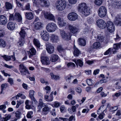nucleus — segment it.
Wrapping results in <instances>:
<instances>
[{
  "label": "nucleus",
  "instance_id": "obj_34",
  "mask_svg": "<svg viewBox=\"0 0 121 121\" xmlns=\"http://www.w3.org/2000/svg\"><path fill=\"white\" fill-rule=\"evenodd\" d=\"M78 43L79 45L81 46H84L86 44L85 40L81 38L78 39Z\"/></svg>",
  "mask_w": 121,
  "mask_h": 121
},
{
  "label": "nucleus",
  "instance_id": "obj_50",
  "mask_svg": "<svg viewBox=\"0 0 121 121\" xmlns=\"http://www.w3.org/2000/svg\"><path fill=\"white\" fill-rule=\"evenodd\" d=\"M97 40L100 42H102L104 40V37L101 35H99L97 36Z\"/></svg>",
  "mask_w": 121,
  "mask_h": 121
},
{
  "label": "nucleus",
  "instance_id": "obj_10",
  "mask_svg": "<svg viewBox=\"0 0 121 121\" xmlns=\"http://www.w3.org/2000/svg\"><path fill=\"white\" fill-rule=\"evenodd\" d=\"M44 16L46 19L49 20L53 21H55L54 16L50 13L45 12L44 13Z\"/></svg>",
  "mask_w": 121,
  "mask_h": 121
},
{
  "label": "nucleus",
  "instance_id": "obj_12",
  "mask_svg": "<svg viewBox=\"0 0 121 121\" xmlns=\"http://www.w3.org/2000/svg\"><path fill=\"white\" fill-rule=\"evenodd\" d=\"M68 27L70 32L73 34H75L78 32L79 31L78 28L76 26L70 25H69Z\"/></svg>",
  "mask_w": 121,
  "mask_h": 121
},
{
  "label": "nucleus",
  "instance_id": "obj_41",
  "mask_svg": "<svg viewBox=\"0 0 121 121\" xmlns=\"http://www.w3.org/2000/svg\"><path fill=\"white\" fill-rule=\"evenodd\" d=\"M8 86V84L7 83L2 84L1 85V91L0 94L2 93L4 88H5Z\"/></svg>",
  "mask_w": 121,
  "mask_h": 121
},
{
  "label": "nucleus",
  "instance_id": "obj_39",
  "mask_svg": "<svg viewBox=\"0 0 121 121\" xmlns=\"http://www.w3.org/2000/svg\"><path fill=\"white\" fill-rule=\"evenodd\" d=\"M5 8L8 9H11L13 7L12 5L10 3L6 2L5 4Z\"/></svg>",
  "mask_w": 121,
  "mask_h": 121
},
{
  "label": "nucleus",
  "instance_id": "obj_33",
  "mask_svg": "<svg viewBox=\"0 0 121 121\" xmlns=\"http://www.w3.org/2000/svg\"><path fill=\"white\" fill-rule=\"evenodd\" d=\"M51 38L52 41L53 42H57L59 40L58 37L54 35H52Z\"/></svg>",
  "mask_w": 121,
  "mask_h": 121
},
{
  "label": "nucleus",
  "instance_id": "obj_49",
  "mask_svg": "<svg viewBox=\"0 0 121 121\" xmlns=\"http://www.w3.org/2000/svg\"><path fill=\"white\" fill-rule=\"evenodd\" d=\"M118 109V107L117 106H115L110 107V111L111 112H114L117 110Z\"/></svg>",
  "mask_w": 121,
  "mask_h": 121
},
{
  "label": "nucleus",
  "instance_id": "obj_37",
  "mask_svg": "<svg viewBox=\"0 0 121 121\" xmlns=\"http://www.w3.org/2000/svg\"><path fill=\"white\" fill-rule=\"evenodd\" d=\"M6 45V42L4 40L0 39V47L4 48Z\"/></svg>",
  "mask_w": 121,
  "mask_h": 121
},
{
  "label": "nucleus",
  "instance_id": "obj_19",
  "mask_svg": "<svg viewBox=\"0 0 121 121\" xmlns=\"http://www.w3.org/2000/svg\"><path fill=\"white\" fill-rule=\"evenodd\" d=\"M115 22L116 25L121 26V14L117 15L115 17Z\"/></svg>",
  "mask_w": 121,
  "mask_h": 121
},
{
  "label": "nucleus",
  "instance_id": "obj_32",
  "mask_svg": "<svg viewBox=\"0 0 121 121\" xmlns=\"http://www.w3.org/2000/svg\"><path fill=\"white\" fill-rule=\"evenodd\" d=\"M73 49L74 51L73 53L74 56H78L80 53V51L75 46H74Z\"/></svg>",
  "mask_w": 121,
  "mask_h": 121
},
{
  "label": "nucleus",
  "instance_id": "obj_44",
  "mask_svg": "<svg viewBox=\"0 0 121 121\" xmlns=\"http://www.w3.org/2000/svg\"><path fill=\"white\" fill-rule=\"evenodd\" d=\"M50 74L52 79L57 80L60 78V77L59 76L54 75L52 73H50Z\"/></svg>",
  "mask_w": 121,
  "mask_h": 121
},
{
  "label": "nucleus",
  "instance_id": "obj_7",
  "mask_svg": "<svg viewBox=\"0 0 121 121\" xmlns=\"http://www.w3.org/2000/svg\"><path fill=\"white\" fill-rule=\"evenodd\" d=\"M19 70L22 75H29L30 74L26 67L23 65H20Z\"/></svg>",
  "mask_w": 121,
  "mask_h": 121
},
{
  "label": "nucleus",
  "instance_id": "obj_4",
  "mask_svg": "<svg viewBox=\"0 0 121 121\" xmlns=\"http://www.w3.org/2000/svg\"><path fill=\"white\" fill-rule=\"evenodd\" d=\"M46 28L48 31L51 32L54 31L57 29L56 25L53 22H50L48 24Z\"/></svg>",
  "mask_w": 121,
  "mask_h": 121
},
{
  "label": "nucleus",
  "instance_id": "obj_36",
  "mask_svg": "<svg viewBox=\"0 0 121 121\" xmlns=\"http://www.w3.org/2000/svg\"><path fill=\"white\" fill-rule=\"evenodd\" d=\"M68 111L69 112L72 114L74 112H75L76 111V107L74 106H72L71 108H69L68 109Z\"/></svg>",
  "mask_w": 121,
  "mask_h": 121
},
{
  "label": "nucleus",
  "instance_id": "obj_25",
  "mask_svg": "<svg viewBox=\"0 0 121 121\" xmlns=\"http://www.w3.org/2000/svg\"><path fill=\"white\" fill-rule=\"evenodd\" d=\"M35 92V91L33 90H30L29 91V95L30 97L31 98V100L33 101L35 104H36L37 102L34 97V93Z\"/></svg>",
  "mask_w": 121,
  "mask_h": 121
},
{
  "label": "nucleus",
  "instance_id": "obj_18",
  "mask_svg": "<svg viewBox=\"0 0 121 121\" xmlns=\"http://www.w3.org/2000/svg\"><path fill=\"white\" fill-rule=\"evenodd\" d=\"M90 9L89 7H87L80 12L82 15L87 16L89 15L90 13Z\"/></svg>",
  "mask_w": 121,
  "mask_h": 121
},
{
  "label": "nucleus",
  "instance_id": "obj_26",
  "mask_svg": "<svg viewBox=\"0 0 121 121\" xmlns=\"http://www.w3.org/2000/svg\"><path fill=\"white\" fill-rule=\"evenodd\" d=\"M25 17L27 19L31 20L34 17V15L32 12H26L25 13Z\"/></svg>",
  "mask_w": 121,
  "mask_h": 121
},
{
  "label": "nucleus",
  "instance_id": "obj_14",
  "mask_svg": "<svg viewBox=\"0 0 121 121\" xmlns=\"http://www.w3.org/2000/svg\"><path fill=\"white\" fill-rule=\"evenodd\" d=\"M46 49L48 52L50 54L53 53L54 51V47L50 43L46 44Z\"/></svg>",
  "mask_w": 121,
  "mask_h": 121
},
{
  "label": "nucleus",
  "instance_id": "obj_2",
  "mask_svg": "<svg viewBox=\"0 0 121 121\" xmlns=\"http://www.w3.org/2000/svg\"><path fill=\"white\" fill-rule=\"evenodd\" d=\"M106 28L107 30L110 32H113L115 30V26L112 21H108L106 22Z\"/></svg>",
  "mask_w": 121,
  "mask_h": 121
},
{
  "label": "nucleus",
  "instance_id": "obj_58",
  "mask_svg": "<svg viewBox=\"0 0 121 121\" xmlns=\"http://www.w3.org/2000/svg\"><path fill=\"white\" fill-rule=\"evenodd\" d=\"M44 98L45 100L48 102H51L52 101V97L51 99L50 100H48L49 99V96H48L47 95H45L44 96Z\"/></svg>",
  "mask_w": 121,
  "mask_h": 121
},
{
  "label": "nucleus",
  "instance_id": "obj_3",
  "mask_svg": "<svg viewBox=\"0 0 121 121\" xmlns=\"http://www.w3.org/2000/svg\"><path fill=\"white\" fill-rule=\"evenodd\" d=\"M98 15L101 18H103L105 16L107 13V10L105 7L104 6L100 7L98 10Z\"/></svg>",
  "mask_w": 121,
  "mask_h": 121
},
{
  "label": "nucleus",
  "instance_id": "obj_61",
  "mask_svg": "<svg viewBox=\"0 0 121 121\" xmlns=\"http://www.w3.org/2000/svg\"><path fill=\"white\" fill-rule=\"evenodd\" d=\"M30 4L29 3H28L25 6V9L26 10H30Z\"/></svg>",
  "mask_w": 121,
  "mask_h": 121
},
{
  "label": "nucleus",
  "instance_id": "obj_38",
  "mask_svg": "<svg viewBox=\"0 0 121 121\" xmlns=\"http://www.w3.org/2000/svg\"><path fill=\"white\" fill-rule=\"evenodd\" d=\"M11 116L10 114H8L5 117H3L0 118V121H7L10 118Z\"/></svg>",
  "mask_w": 121,
  "mask_h": 121
},
{
  "label": "nucleus",
  "instance_id": "obj_20",
  "mask_svg": "<svg viewBox=\"0 0 121 121\" xmlns=\"http://www.w3.org/2000/svg\"><path fill=\"white\" fill-rule=\"evenodd\" d=\"M58 24L60 27L65 26L66 25V22H65L64 19L60 17H58L57 18Z\"/></svg>",
  "mask_w": 121,
  "mask_h": 121
},
{
  "label": "nucleus",
  "instance_id": "obj_17",
  "mask_svg": "<svg viewBox=\"0 0 121 121\" xmlns=\"http://www.w3.org/2000/svg\"><path fill=\"white\" fill-rule=\"evenodd\" d=\"M7 22V20L5 16L0 15V24L4 25L6 24Z\"/></svg>",
  "mask_w": 121,
  "mask_h": 121
},
{
  "label": "nucleus",
  "instance_id": "obj_62",
  "mask_svg": "<svg viewBox=\"0 0 121 121\" xmlns=\"http://www.w3.org/2000/svg\"><path fill=\"white\" fill-rule=\"evenodd\" d=\"M14 17H13V15L12 14H10L9 16V20L10 21L14 20H15Z\"/></svg>",
  "mask_w": 121,
  "mask_h": 121
},
{
  "label": "nucleus",
  "instance_id": "obj_29",
  "mask_svg": "<svg viewBox=\"0 0 121 121\" xmlns=\"http://www.w3.org/2000/svg\"><path fill=\"white\" fill-rule=\"evenodd\" d=\"M15 19L19 22H21L22 20V17L20 14L18 13H15L14 14Z\"/></svg>",
  "mask_w": 121,
  "mask_h": 121
},
{
  "label": "nucleus",
  "instance_id": "obj_54",
  "mask_svg": "<svg viewBox=\"0 0 121 121\" xmlns=\"http://www.w3.org/2000/svg\"><path fill=\"white\" fill-rule=\"evenodd\" d=\"M87 21L89 23L91 24L93 23L94 20L92 17H89L88 18Z\"/></svg>",
  "mask_w": 121,
  "mask_h": 121
},
{
  "label": "nucleus",
  "instance_id": "obj_45",
  "mask_svg": "<svg viewBox=\"0 0 121 121\" xmlns=\"http://www.w3.org/2000/svg\"><path fill=\"white\" fill-rule=\"evenodd\" d=\"M102 0H95L94 3L96 5L100 6L102 4Z\"/></svg>",
  "mask_w": 121,
  "mask_h": 121
},
{
  "label": "nucleus",
  "instance_id": "obj_8",
  "mask_svg": "<svg viewBox=\"0 0 121 121\" xmlns=\"http://www.w3.org/2000/svg\"><path fill=\"white\" fill-rule=\"evenodd\" d=\"M43 54L42 53L41 55V61L43 65H47L50 64V61L49 58L45 56H43Z\"/></svg>",
  "mask_w": 121,
  "mask_h": 121
},
{
  "label": "nucleus",
  "instance_id": "obj_27",
  "mask_svg": "<svg viewBox=\"0 0 121 121\" xmlns=\"http://www.w3.org/2000/svg\"><path fill=\"white\" fill-rule=\"evenodd\" d=\"M26 29V28L24 27H22L21 28V30L19 33L21 37V38H24L26 36V33L25 30Z\"/></svg>",
  "mask_w": 121,
  "mask_h": 121
},
{
  "label": "nucleus",
  "instance_id": "obj_48",
  "mask_svg": "<svg viewBox=\"0 0 121 121\" xmlns=\"http://www.w3.org/2000/svg\"><path fill=\"white\" fill-rule=\"evenodd\" d=\"M107 80L104 78H102L99 81L96 83L95 85H97L98 84H101L102 83H105L107 82Z\"/></svg>",
  "mask_w": 121,
  "mask_h": 121
},
{
  "label": "nucleus",
  "instance_id": "obj_46",
  "mask_svg": "<svg viewBox=\"0 0 121 121\" xmlns=\"http://www.w3.org/2000/svg\"><path fill=\"white\" fill-rule=\"evenodd\" d=\"M73 79V76L70 75H68L65 78V79L66 81H69V82H70L71 80Z\"/></svg>",
  "mask_w": 121,
  "mask_h": 121
},
{
  "label": "nucleus",
  "instance_id": "obj_5",
  "mask_svg": "<svg viewBox=\"0 0 121 121\" xmlns=\"http://www.w3.org/2000/svg\"><path fill=\"white\" fill-rule=\"evenodd\" d=\"M40 20L37 17H36L34 21V28L36 30H40L42 27V24L40 22Z\"/></svg>",
  "mask_w": 121,
  "mask_h": 121
},
{
  "label": "nucleus",
  "instance_id": "obj_30",
  "mask_svg": "<svg viewBox=\"0 0 121 121\" xmlns=\"http://www.w3.org/2000/svg\"><path fill=\"white\" fill-rule=\"evenodd\" d=\"M100 44L99 42H95L93 44V47H90L89 48V50L90 51L93 48H97L100 47Z\"/></svg>",
  "mask_w": 121,
  "mask_h": 121
},
{
  "label": "nucleus",
  "instance_id": "obj_40",
  "mask_svg": "<svg viewBox=\"0 0 121 121\" xmlns=\"http://www.w3.org/2000/svg\"><path fill=\"white\" fill-rule=\"evenodd\" d=\"M4 59L6 61L10 60L11 58V56H9L6 55H4L2 56Z\"/></svg>",
  "mask_w": 121,
  "mask_h": 121
},
{
  "label": "nucleus",
  "instance_id": "obj_55",
  "mask_svg": "<svg viewBox=\"0 0 121 121\" xmlns=\"http://www.w3.org/2000/svg\"><path fill=\"white\" fill-rule=\"evenodd\" d=\"M40 81L42 83H45L46 85H48L49 84L48 82L47 81H45L44 78H41L40 79Z\"/></svg>",
  "mask_w": 121,
  "mask_h": 121
},
{
  "label": "nucleus",
  "instance_id": "obj_28",
  "mask_svg": "<svg viewBox=\"0 0 121 121\" xmlns=\"http://www.w3.org/2000/svg\"><path fill=\"white\" fill-rule=\"evenodd\" d=\"M7 27L9 30H13L15 28V24L14 23L12 22H9L7 24Z\"/></svg>",
  "mask_w": 121,
  "mask_h": 121
},
{
  "label": "nucleus",
  "instance_id": "obj_63",
  "mask_svg": "<svg viewBox=\"0 0 121 121\" xmlns=\"http://www.w3.org/2000/svg\"><path fill=\"white\" fill-rule=\"evenodd\" d=\"M57 49L60 52H61L63 50V49L61 46H59L57 47Z\"/></svg>",
  "mask_w": 121,
  "mask_h": 121
},
{
  "label": "nucleus",
  "instance_id": "obj_21",
  "mask_svg": "<svg viewBox=\"0 0 121 121\" xmlns=\"http://www.w3.org/2000/svg\"><path fill=\"white\" fill-rule=\"evenodd\" d=\"M36 50L35 48L33 47L32 48L30 49L29 51L28 52L29 57L31 58L33 56L36 54Z\"/></svg>",
  "mask_w": 121,
  "mask_h": 121
},
{
  "label": "nucleus",
  "instance_id": "obj_13",
  "mask_svg": "<svg viewBox=\"0 0 121 121\" xmlns=\"http://www.w3.org/2000/svg\"><path fill=\"white\" fill-rule=\"evenodd\" d=\"M40 35L43 39L46 41H48L49 38L48 33L46 30H43L41 31Z\"/></svg>",
  "mask_w": 121,
  "mask_h": 121
},
{
  "label": "nucleus",
  "instance_id": "obj_35",
  "mask_svg": "<svg viewBox=\"0 0 121 121\" xmlns=\"http://www.w3.org/2000/svg\"><path fill=\"white\" fill-rule=\"evenodd\" d=\"M24 43V38H20L17 43V45L19 47L22 46Z\"/></svg>",
  "mask_w": 121,
  "mask_h": 121
},
{
  "label": "nucleus",
  "instance_id": "obj_51",
  "mask_svg": "<svg viewBox=\"0 0 121 121\" xmlns=\"http://www.w3.org/2000/svg\"><path fill=\"white\" fill-rule=\"evenodd\" d=\"M68 67H75V64L73 63L72 62H70L68 63L67 64V65Z\"/></svg>",
  "mask_w": 121,
  "mask_h": 121
},
{
  "label": "nucleus",
  "instance_id": "obj_47",
  "mask_svg": "<svg viewBox=\"0 0 121 121\" xmlns=\"http://www.w3.org/2000/svg\"><path fill=\"white\" fill-rule=\"evenodd\" d=\"M121 45V42L119 43L114 44L113 47L114 49L116 50L120 48Z\"/></svg>",
  "mask_w": 121,
  "mask_h": 121
},
{
  "label": "nucleus",
  "instance_id": "obj_16",
  "mask_svg": "<svg viewBox=\"0 0 121 121\" xmlns=\"http://www.w3.org/2000/svg\"><path fill=\"white\" fill-rule=\"evenodd\" d=\"M40 6L48 7L50 5L49 1L47 0H39Z\"/></svg>",
  "mask_w": 121,
  "mask_h": 121
},
{
  "label": "nucleus",
  "instance_id": "obj_9",
  "mask_svg": "<svg viewBox=\"0 0 121 121\" xmlns=\"http://www.w3.org/2000/svg\"><path fill=\"white\" fill-rule=\"evenodd\" d=\"M67 17L68 19L70 21H74L78 18V15L76 13L72 12L68 14Z\"/></svg>",
  "mask_w": 121,
  "mask_h": 121
},
{
  "label": "nucleus",
  "instance_id": "obj_60",
  "mask_svg": "<svg viewBox=\"0 0 121 121\" xmlns=\"http://www.w3.org/2000/svg\"><path fill=\"white\" fill-rule=\"evenodd\" d=\"M120 95H121V92H118V93H116L114 95H112V97H114L115 96L118 97Z\"/></svg>",
  "mask_w": 121,
  "mask_h": 121
},
{
  "label": "nucleus",
  "instance_id": "obj_23",
  "mask_svg": "<svg viewBox=\"0 0 121 121\" xmlns=\"http://www.w3.org/2000/svg\"><path fill=\"white\" fill-rule=\"evenodd\" d=\"M72 61L75 62L77 66L78 65L80 67H82L83 65V62L80 59H73L72 60Z\"/></svg>",
  "mask_w": 121,
  "mask_h": 121
},
{
  "label": "nucleus",
  "instance_id": "obj_6",
  "mask_svg": "<svg viewBox=\"0 0 121 121\" xmlns=\"http://www.w3.org/2000/svg\"><path fill=\"white\" fill-rule=\"evenodd\" d=\"M96 23L98 27L101 29H104L106 28V22L103 20L99 19L97 20Z\"/></svg>",
  "mask_w": 121,
  "mask_h": 121
},
{
  "label": "nucleus",
  "instance_id": "obj_53",
  "mask_svg": "<svg viewBox=\"0 0 121 121\" xmlns=\"http://www.w3.org/2000/svg\"><path fill=\"white\" fill-rule=\"evenodd\" d=\"M45 105L44 103L43 102H39V104L38 106V108L40 109L42 108V107H43Z\"/></svg>",
  "mask_w": 121,
  "mask_h": 121
},
{
  "label": "nucleus",
  "instance_id": "obj_64",
  "mask_svg": "<svg viewBox=\"0 0 121 121\" xmlns=\"http://www.w3.org/2000/svg\"><path fill=\"white\" fill-rule=\"evenodd\" d=\"M68 120L69 121H72L73 120L74 121L75 120V117L73 115H72L69 117Z\"/></svg>",
  "mask_w": 121,
  "mask_h": 121
},
{
  "label": "nucleus",
  "instance_id": "obj_24",
  "mask_svg": "<svg viewBox=\"0 0 121 121\" xmlns=\"http://www.w3.org/2000/svg\"><path fill=\"white\" fill-rule=\"evenodd\" d=\"M50 109L48 107L45 106L43 108L42 111V114L43 115H46L48 113Z\"/></svg>",
  "mask_w": 121,
  "mask_h": 121
},
{
  "label": "nucleus",
  "instance_id": "obj_31",
  "mask_svg": "<svg viewBox=\"0 0 121 121\" xmlns=\"http://www.w3.org/2000/svg\"><path fill=\"white\" fill-rule=\"evenodd\" d=\"M58 56L57 55H52L51 56L50 60L52 62H55L57 61L58 59Z\"/></svg>",
  "mask_w": 121,
  "mask_h": 121
},
{
  "label": "nucleus",
  "instance_id": "obj_43",
  "mask_svg": "<svg viewBox=\"0 0 121 121\" xmlns=\"http://www.w3.org/2000/svg\"><path fill=\"white\" fill-rule=\"evenodd\" d=\"M39 0H32L33 5L38 7H39Z\"/></svg>",
  "mask_w": 121,
  "mask_h": 121
},
{
  "label": "nucleus",
  "instance_id": "obj_1",
  "mask_svg": "<svg viewBox=\"0 0 121 121\" xmlns=\"http://www.w3.org/2000/svg\"><path fill=\"white\" fill-rule=\"evenodd\" d=\"M56 8L58 10L62 11L66 7V4L65 1L59 0L56 2Z\"/></svg>",
  "mask_w": 121,
  "mask_h": 121
},
{
  "label": "nucleus",
  "instance_id": "obj_56",
  "mask_svg": "<svg viewBox=\"0 0 121 121\" xmlns=\"http://www.w3.org/2000/svg\"><path fill=\"white\" fill-rule=\"evenodd\" d=\"M92 79H87L86 80V82L89 86H92L93 85V83L92 81Z\"/></svg>",
  "mask_w": 121,
  "mask_h": 121
},
{
  "label": "nucleus",
  "instance_id": "obj_57",
  "mask_svg": "<svg viewBox=\"0 0 121 121\" xmlns=\"http://www.w3.org/2000/svg\"><path fill=\"white\" fill-rule=\"evenodd\" d=\"M8 81L11 85H12L13 84V79L11 78H9L8 79Z\"/></svg>",
  "mask_w": 121,
  "mask_h": 121
},
{
  "label": "nucleus",
  "instance_id": "obj_11",
  "mask_svg": "<svg viewBox=\"0 0 121 121\" xmlns=\"http://www.w3.org/2000/svg\"><path fill=\"white\" fill-rule=\"evenodd\" d=\"M60 35L62 38L65 40H69L71 39V36L66 33L64 30H60Z\"/></svg>",
  "mask_w": 121,
  "mask_h": 121
},
{
  "label": "nucleus",
  "instance_id": "obj_59",
  "mask_svg": "<svg viewBox=\"0 0 121 121\" xmlns=\"http://www.w3.org/2000/svg\"><path fill=\"white\" fill-rule=\"evenodd\" d=\"M15 114L16 117L18 119H19L20 116V112L18 111H17L15 112Z\"/></svg>",
  "mask_w": 121,
  "mask_h": 121
},
{
  "label": "nucleus",
  "instance_id": "obj_22",
  "mask_svg": "<svg viewBox=\"0 0 121 121\" xmlns=\"http://www.w3.org/2000/svg\"><path fill=\"white\" fill-rule=\"evenodd\" d=\"M87 7L86 3H82L79 4L78 6V10L80 12Z\"/></svg>",
  "mask_w": 121,
  "mask_h": 121
},
{
  "label": "nucleus",
  "instance_id": "obj_15",
  "mask_svg": "<svg viewBox=\"0 0 121 121\" xmlns=\"http://www.w3.org/2000/svg\"><path fill=\"white\" fill-rule=\"evenodd\" d=\"M112 6L114 8L118 9L121 8V1L115 0L112 2Z\"/></svg>",
  "mask_w": 121,
  "mask_h": 121
},
{
  "label": "nucleus",
  "instance_id": "obj_42",
  "mask_svg": "<svg viewBox=\"0 0 121 121\" xmlns=\"http://www.w3.org/2000/svg\"><path fill=\"white\" fill-rule=\"evenodd\" d=\"M33 42L34 44L38 47H39L40 45V44L39 40L35 39L33 40Z\"/></svg>",
  "mask_w": 121,
  "mask_h": 121
},
{
  "label": "nucleus",
  "instance_id": "obj_52",
  "mask_svg": "<svg viewBox=\"0 0 121 121\" xmlns=\"http://www.w3.org/2000/svg\"><path fill=\"white\" fill-rule=\"evenodd\" d=\"M33 114V112L32 111H29L28 112L27 115V117L28 118H32L31 115Z\"/></svg>",
  "mask_w": 121,
  "mask_h": 121
}]
</instances>
